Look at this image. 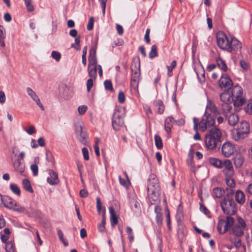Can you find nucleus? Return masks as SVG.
I'll use <instances>...</instances> for the list:
<instances>
[{"label":"nucleus","instance_id":"09e8293b","mask_svg":"<svg viewBox=\"0 0 252 252\" xmlns=\"http://www.w3.org/2000/svg\"><path fill=\"white\" fill-rule=\"evenodd\" d=\"M80 36H78L76 37V38L75 39V44H72L71 45V47L73 48H74L77 50H80Z\"/></svg>","mask_w":252,"mask_h":252},{"label":"nucleus","instance_id":"4c0bfd02","mask_svg":"<svg viewBox=\"0 0 252 252\" xmlns=\"http://www.w3.org/2000/svg\"><path fill=\"white\" fill-rule=\"evenodd\" d=\"M104 213H105V210L104 209ZM105 214V213H104ZM105 224H106V218L105 215L103 214L101 223L98 226V229L99 231L101 232H104L105 231Z\"/></svg>","mask_w":252,"mask_h":252},{"label":"nucleus","instance_id":"b1692460","mask_svg":"<svg viewBox=\"0 0 252 252\" xmlns=\"http://www.w3.org/2000/svg\"><path fill=\"white\" fill-rule=\"evenodd\" d=\"M140 76L131 75L130 79V85L131 88L135 91H138Z\"/></svg>","mask_w":252,"mask_h":252},{"label":"nucleus","instance_id":"c03bdc74","mask_svg":"<svg viewBox=\"0 0 252 252\" xmlns=\"http://www.w3.org/2000/svg\"><path fill=\"white\" fill-rule=\"evenodd\" d=\"M176 63H176V61H173L171 62L170 65L167 66V68L168 70L167 75L168 76L171 77L172 76V75H173L172 70L173 69V68H174L176 67Z\"/></svg>","mask_w":252,"mask_h":252},{"label":"nucleus","instance_id":"bb28decb","mask_svg":"<svg viewBox=\"0 0 252 252\" xmlns=\"http://www.w3.org/2000/svg\"><path fill=\"white\" fill-rule=\"evenodd\" d=\"M210 163L215 167L221 168L223 167V162L218 158H210L209 159Z\"/></svg>","mask_w":252,"mask_h":252},{"label":"nucleus","instance_id":"864d4df0","mask_svg":"<svg viewBox=\"0 0 252 252\" xmlns=\"http://www.w3.org/2000/svg\"><path fill=\"white\" fill-rule=\"evenodd\" d=\"M51 56L57 62L59 61L61 58V55L60 53L55 51H52L51 53Z\"/></svg>","mask_w":252,"mask_h":252},{"label":"nucleus","instance_id":"412c9836","mask_svg":"<svg viewBox=\"0 0 252 252\" xmlns=\"http://www.w3.org/2000/svg\"><path fill=\"white\" fill-rule=\"evenodd\" d=\"M174 123H175L174 119L171 116L167 117L165 120L164 129L168 133L170 132Z\"/></svg>","mask_w":252,"mask_h":252},{"label":"nucleus","instance_id":"774afa93","mask_svg":"<svg viewBox=\"0 0 252 252\" xmlns=\"http://www.w3.org/2000/svg\"><path fill=\"white\" fill-rule=\"evenodd\" d=\"M233 244L236 249H239L242 245L241 240L240 238H235Z\"/></svg>","mask_w":252,"mask_h":252},{"label":"nucleus","instance_id":"a211bd4d","mask_svg":"<svg viewBox=\"0 0 252 252\" xmlns=\"http://www.w3.org/2000/svg\"><path fill=\"white\" fill-rule=\"evenodd\" d=\"M13 166L14 169L20 173H22L25 171V166L23 161L16 159L13 162Z\"/></svg>","mask_w":252,"mask_h":252},{"label":"nucleus","instance_id":"a19ab883","mask_svg":"<svg viewBox=\"0 0 252 252\" xmlns=\"http://www.w3.org/2000/svg\"><path fill=\"white\" fill-rule=\"evenodd\" d=\"M158 55L157 52V47L156 45H153L151 47V50L149 53V56L150 59H153Z\"/></svg>","mask_w":252,"mask_h":252},{"label":"nucleus","instance_id":"0e129e2a","mask_svg":"<svg viewBox=\"0 0 252 252\" xmlns=\"http://www.w3.org/2000/svg\"><path fill=\"white\" fill-rule=\"evenodd\" d=\"M88 107L86 105H81L79 106L78 108V111L79 114L83 115L87 111Z\"/></svg>","mask_w":252,"mask_h":252},{"label":"nucleus","instance_id":"dca6fc26","mask_svg":"<svg viewBox=\"0 0 252 252\" xmlns=\"http://www.w3.org/2000/svg\"><path fill=\"white\" fill-rule=\"evenodd\" d=\"M50 176L47 178L48 183L51 185H56L59 184V179L58 178V175L53 170H49Z\"/></svg>","mask_w":252,"mask_h":252},{"label":"nucleus","instance_id":"5fc2aeb1","mask_svg":"<svg viewBox=\"0 0 252 252\" xmlns=\"http://www.w3.org/2000/svg\"><path fill=\"white\" fill-rule=\"evenodd\" d=\"M237 222L238 224H236V225H240L241 227L246 228L247 225L246 223L244 220L241 217H237Z\"/></svg>","mask_w":252,"mask_h":252},{"label":"nucleus","instance_id":"cd10ccee","mask_svg":"<svg viewBox=\"0 0 252 252\" xmlns=\"http://www.w3.org/2000/svg\"><path fill=\"white\" fill-rule=\"evenodd\" d=\"M224 190L219 187L214 188L213 189V196L214 198H220L224 194Z\"/></svg>","mask_w":252,"mask_h":252},{"label":"nucleus","instance_id":"338daca9","mask_svg":"<svg viewBox=\"0 0 252 252\" xmlns=\"http://www.w3.org/2000/svg\"><path fill=\"white\" fill-rule=\"evenodd\" d=\"M124 43V41L121 38H118L117 40L115 41L113 44H112V47H115L117 46H122Z\"/></svg>","mask_w":252,"mask_h":252},{"label":"nucleus","instance_id":"ddd939ff","mask_svg":"<svg viewBox=\"0 0 252 252\" xmlns=\"http://www.w3.org/2000/svg\"><path fill=\"white\" fill-rule=\"evenodd\" d=\"M220 87L223 89H229L232 86V81L227 75L221 76L219 81Z\"/></svg>","mask_w":252,"mask_h":252},{"label":"nucleus","instance_id":"0eeeda50","mask_svg":"<svg viewBox=\"0 0 252 252\" xmlns=\"http://www.w3.org/2000/svg\"><path fill=\"white\" fill-rule=\"evenodd\" d=\"M231 95L235 108L239 107L245 103L246 100L242 96L243 89L241 86L236 85L233 88Z\"/></svg>","mask_w":252,"mask_h":252},{"label":"nucleus","instance_id":"3c124183","mask_svg":"<svg viewBox=\"0 0 252 252\" xmlns=\"http://www.w3.org/2000/svg\"><path fill=\"white\" fill-rule=\"evenodd\" d=\"M104 85L105 87V89L108 91H112L113 90V86L112 84L111 81L107 80H105L104 82Z\"/></svg>","mask_w":252,"mask_h":252},{"label":"nucleus","instance_id":"37998d69","mask_svg":"<svg viewBox=\"0 0 252 252\" xmlns=\"http://www.w3.org/2000/svg\"><path fill=\"white\" fill-rule=\"evenodd\" d=\"M10 189L15 194L20 196L21 194V191L19 188L17 186V185L14 184H11L10 185Z\"/></svg>","mask_w":252,"mask_h":252},{"label":"nucleus","instance_id":"c85d7f7f","mask_svg":"<svg viewBox=\"0 0 252 252\" xmlns=\"http://www.w3.org/2000/svg\"><path fill=\"white\" fill-rule=\"evenodd\" d=\"M131 75H140V62L134 63L131 65Z\"/></svg>","mask_w":252,"mask_h":252},{"label":"nucleus","instance_id":"052dcab7","mask_svg":"<svg viewBox=\"0 0 252 252\" xmlns=\"http://www.w3.org/2000/svg\"><path fill=\"white\" fill-rule=\"evenodd\" d=\"M31 169L32 171V173L33 176H36L38 175V168L36 164H32L31 165Z\"/></svg>","mask_w":252,"mask_h":252},{"label":"nucleus","instance_id":"e2e57ef3","mask_svg":"<svg viewBox=\"0 0 252 252\" xmlns=\"http://www.w3.org/2000/svg\"><path fill=\"white\" fill-rule=\"evenodd\" d=\"M82 151L84 159L86 160H89V152L88 149L84 147L82 148Z\"/></svg>","mask_w":252,"mask_h":252},{"label":"nucleus","instance_id":"7c9ffc66","mask_svg":"<svg viewBox=\"0 0 252 252\" xmlns=\"http://www.w3.org/2000/svg\"><path fill=\"white\" fill-rule=\"evenodd\" d=\"M5 37L6 32L4 28L2 25H0V44L2 47H4L5 46L4 43Z\"/></svg>","mask_w":252,"mask_h":252},{"label":"nucleus","instance_id":"f03ea898","mask_svg":"<svg viewBox=\"0 0 252 252\" xmlns=\"http://www.w3.org/2000/svg\"><path fill=\"white\" fill-rule=\"evenodd\" d=\"M222 133L221 130L216 127H213L209 129L205 136V143L207 149L213 150L220 148L221 145Z\"/></svg>","mask_w":252,"mask_h":252},{"label":"nucleus","instance_id":"39448f33","mask_svg":"<svg viewBox=\"0 0 252 252\" xmlns=\"http://www.w3.org/2000/svg\"><path fill=\"white\" fill-rule=\"evenodd\" d=\"M250 132L249 124L245 121H242L238 125L235 131L232 132V138L236 141L244 139Z\"/></svg>","mask_w":252,"mask_h":252},{"label":"nucleus","instance_id":"49530a36","mask_svg":"<svg viewBox=\"0 0 252 252\" xmlns=\"http://www.w3.org/2000/svg\"><path fill=\"white\" fill-rule=\"evenodd\" d=\"M26 91L32 100L34 101V99H36L38 96L35 93L30 87H27L26 88Z\"/></svg>","mask_w":252,"mask_h":252},{"label":"nucleus","instance_id":"58836bf2","mask_svg":"<svg viewBox=\"0 0 252 252\" xmlns=\"http://www.w3.org/2000/svg\"><path fill=\"white\" fill-rule=\"evenodd\" d=\"M244 109L247 114L249 115H252V99L249 100L247 102V104L245 106Z\"/></svg>","mask_w":252,"mask_h":252},{"label":"nucleus","instance_id":"13d9d810","mask_svg":"<svg viewBox=\"0 0 252 252\" xmlns=\"http://www.w3.org/2000/svg\"><path fill=\"white\" fill-rule=\"evenodd\" d=\"M193 152L191 150L189 151V152L188 154V159H187V163L188 165H191L192 164L193 162Z\"/></svg>","mask_w":252,"mask_h":252},{"label":"nucleus","instance_id":"4d7b16f0","mask_svg":"<svg viewBox=\"0 0 252 252\" xmlns=\"http://www.w3.org/2000/svg\"><path fill=\"white\" fill-rule=\"evenodd\" d=\"M24 130L29 135H32L36 132L35 128L33 125L30 126L28 129L25 128Z\"/></svg>","mask_w":252,"mask_h":252},{"label":"nucleus","instance_id":"6e6552de","mask_svg":"<svg viewBox=\"0 0 252 252\" xmlns=\"http://www.w3.org/2000/svg\"><path fill=\"white\" fill-rule=\"evenodd\" d=\"M220 99L222 102L221 104L222 112H230L232 110V104L233 103L231 94L228 92H223L220 94Z\"/></svg>","mask_w":252,"mask_h":252},{"label":"nucleus","instance_id":"603ef678","mask_svg":"<svg viewBox=\"0 0 252 252\" xmlns=\"http://www.w3.org/2000/svg\"><path fill=\"white\" fill-rule=\"evenodd\" d=\"M58 236L60 240L63 243L64 246H66L68 245V242L63 238V232L61 230H59L58 231Z\"/></svg>","mask_w":252,"mask_h":252},{"label":"nucleus","instance_id":"8fccbe9b","mask_svg":"<svg viewBox=\"0 0 252 252\" xmlns=\"http://www.w3.org/2000/svg\"><path fill=\"white\" fill-rule=\"evenodd\" d=\"M24 1L28 11L30 12L33 11L34 7L32 4V0H24Z\"/></svg>","mask_w":252,"mask_h":252},{"label":"nucleus","instance_id":"9d476101","mask_svg":"<svg viewBox=\"0 0 252 252\" xmlns=\"http://www.w3.org/2000/svg\"><path fill=\"white\" fill-rule=\"evenodd\" d=\"M75 133L78 140L83 144H88V134L85 127L81 125H77L75 126Z\"/></svg>","mask_w":252,"mask_h":252},{"label":"nucleus","instance_id":"5701e85b","mask_svg":"<svg viewBox=\"0 0 252 252\" xmlns=\"http://www.w3.org/2000/svg\"><path fill=\"white\" fill-rule=\"evenodd\" d=\"M233 161L235 167L240 168L244 163V157L240 154H237L234 158Z\"/></svg>","mask_w":252,"mask_h":252},{"label":"nucleus","instance_id":"a878e982","mask_svg":"<svg viewBox=\"0 0 252 252\" xmlns=\"http://www.w3.org/2000/svg\"><path fill=\"white\" fill-rule=\"evenodd\" d=\"M96 48H92L89 52V63L97 64V60L96 59Z\"/></svg>","mask_w":252,"mask_h":252},{"label":"nucleus","instance_id":"f8f14e48","mask_svg":"<svg viewBox=\"0 0 252 252\" xmlns=\"http://www.w3.org/2000/svg\"><path fill=\"white\" fill-rule=\"evenodd\" d=\"M235 148L234 146L229 142L223 143L221 147V152L225 157H229L234 152Z\"/></svg>","mask_w":252,"mask_h":252},{"label":"nucleus","instance_id":"2f4dec72","mask_svg":"<svg viewBox=\"0 0 252 252\" xmlns=\"http://www.w3.org/2000/svg\"><path fill=\"white\" fill-rule=\"evenodd\" d=\"M193 130L195 131V134H194L193 136V138L195 140H200L201 137L198 133V128L197 127V118H194L193 119Z\"/></svg>","mask_w":252,"mask_h":252},{"label":"nucleus","instance_id":"393cba45","mask_svg":"<svg viewBox=\"0 0 252 252\" xmlns=\"http://www.w3.org/2000/svg\"><path fill=\"white\" fill-rule=\"evenodd\" d=\"M235 200L240 204H243L245 202V195L240 190H237L235 192Z\"/></svg>","mask_w":252,"mask_h":252},{"label":"nucleus","instance_id":"a18cd8bd","mask_svg":"<svg viewBox=\"0 0 252 252\" xmlns=\"http://www.w3.org/2000/svg\"><path fill=\"white\" fill-rule=\"evenodd\" d=\"M224 219H220L218 223V230L220 233L222 234L223 229H224Z\"/></svg>","mask_w":252,"mask_h":252},{"label":"nucleus","instance_id":"6ab92c4d","mask_svg":"<svg viewBox=\"0 0 252 252\" xmlns=\"http://www.w3.org/2000/svg\"><path fill=\"white\" fill-rule=\"evenodd\" d=\"M244 229L240 225L235 224L232 227V233L237 237H241L244 235Z\"/></svg>","mask_w":252,"mask_h":252},{"label":"nucleus","instance_id":"aec40b11","mask_svg":"<svg viewBox=\"0 0 252 252\" xmlns=\"http://www.w3.org/2000/svg\"><path fill=\"white\" fill-rule=\"evenodd\" d=\"M202 119H204V123L207 127V129L210 127H214L215 120L213 116H209L208 115L205 116V115L204 114Z\"/></svg>","mask_w":252,"mask_h":252},{"label":"nucleus","instance_id":"72a5a7b5","mask_svg":"<svg viewBox=\"0 0 252 252\" xmlns=\"http://www.w3.org/2000/svg\"><path fill=\"white\" fill-rule=\"evenodd\" d=\"M233 176H225V182L227 187L229 188H234L236 186V183Z\"/></svg>","mask_w":252,"mask_h":252},{"label":"nucleus","instance_id":"1a4fd4ad","mask_svg":"<svg viewBox=\"0 0 252 252\" xmlns=\"http://www.w3.org/2000/svg\"><path fill=\"white\" fill-rule=\"evenodd\" d=\"M1 204L8 209H12L18 212H23L25 209L22 206H19L17 203L10 197L4 196Z\"/></svg>","mask_w":252,"mask_h":252},{"label":"nucleus","instance_id":"2eb2a0df","mask_svg":"<svg viewBox=\"0 0 252 252\" xmlns=\"http://www.w3.org/2000/svg\"><path fill=\"white\" fill-rule=\"evenodd\" d=\"M228 120L229 125L232 126H236L239 121V117L237 114L233 113L232 110L230 112L223 113Z\"/></svg>","mask_w":252,"mask_h":252},{"label":"nucleus","instance_id":"de8ad7c7","mask_svg":"<svg viewBox=\"0 0 252 252\" xmlns=\"http://www.w3.org/2000/svg\"><path fill=\"white\" fill-rule=\"evenodd\" d=\"M5 250L7 252H14V246L11 242L8 241L5 243Z\"/></svg>","mask_w":252,"mask_h":252},{"label":"nucleus","instance_id":"c9c22d12","mask_svg":"<svg viewBox=\"0 0 252 252\" xmlns=\"http://www.w3.org/2000/svg\"><path fill=\"white\" fill-rule=\"evenodd\" d=\"M216 62L217 65L220 68L221 70L223 71H226L227 70V66L224 62L220 58H218L216 59Z\"/></svg>","mask_w":252,"mask_h":252},{"label":"nucleus","instance_id":"6e6d98bb","mask_svg":"<svg viewBox=\"0 0 252 252\" xmlns=\"http://www.w3.org/2000/svg\"><path fill=\"white\" fill-rule=\"evenodd\" d=\"M118 101L120 103H123L125 101L126 97L123 92H120L118 96Z\"/></svg>","mask_w":252,"mask_h":252},{"label":"nucleus","instance_id":"e433bc0d","mask_svg":"<svg viewBox=\"0 0 252 252\" xmlns=\"http://www.w3.org/2000/svg\"><path fill=\"white\" fill-rule=\"evenodd\" d=\"M131 209L135 212L139 213L140 212V202L135 200L131 202Z\"/></svg>","mask_w":252,"mask_h":252},{"label":"nucleus","instance_id":"f704fd0d","mask_svg":"<svg viewBox=\"0 0 252 252\" xmlns=\"http://www.w3.org/2000/svg\"><path fill=\"white\" fill-rule=\"evenodd\" d=\"M155 105L158 107V112L159 114L163 113L164 106L163 102L161 100H158L154 102Z\"/></svg>","mask_w":252,"mask_h":252},{"label":"nucleus","instance_id":"bf43d9fd","mask_svg":"<svg viewBox=\"0 0 252 252\" xmlns=\"http://www.w3.org/2000/svg\"><path fill=\"white\" fill-rule=\"evenodd\" d=\"M94 18L93 17H91L89 19L88 25L87 26V29L88 31H91L93 30L94 27Z\"/></svg>","mask_w":252,"mask_h":252},{"label":"nucleus","instance_id":"20e7f679","mask_svg":"<svg viewBox=\"0 0 252 252\" xmlns=\"http://www.w3.org/2000/svg\"><path fill=\"white\" fill-rule=\"evenodd\" d=\"M220 203L221 210L224 214L231 216L236 213L237 210L236 205L233 197L224 196L220 200Z\"/></svg>","mask_w":252,"mask_h":252},{"label":"nucleus","instance_id":"680f3d73","mask_svg":"<svg viewBox=\"0 0 252 252\" xmlns=\"http://www.w3.org/2000/svg\"><path fill=\"white\" fill-rule=\"evenodd\" d=\"M183 218V213L182 211L178 209L177 211L176 218L177 220L179 222L182 220Z\"/></svg>","mask_w":252,"mask_h":252},{"label":"nucleus","instance_id":"79ce46f5","mask_svg":"<svg viewBox=\"0 0 252 252\" xmlns=\"http://www.w3.org/2000/svg\"><path fill=\"white\" fill-rule=\"evenodd\" d=\"M155 144L158 149H161L163 147L161 137L158 135L155 136Z\"/></svg>","mask_w":252,"mask_h":252},{"label":"nucleus","instance_id":"c756f323","mask_svg":"<svg viewBox=\"0 0 252 252\" xmlns=\"http://www.w3.org/2000/svg\"><path fill=\"white\" fill-rule=\"evenodd\" d=\"M110 214V221L112 226L116 225L118 223V218L115 213V211L112 207L109 208Z\"/></svg>","mask_w":252,"mask_h":252},{"label":"nucleus","instance_id":"69168bd1","mask_svg":"<svg viewBox=\"0 0 252 252\" xmlns=\"http://www.w3.org/2000/svg\"><path fill=\"white\" fill-rule=\"evenodd\" d=\"M93 78H90L88 80L87 82V91L89 92L93 86Z\"/></svg>","mask_w":252,"mask_h":252},{"label":"nucleus","instance_id":"f257e3e1","mask_svg":"<svg viewBox=\"0 0 252 252\" xmlns=\"http://www.w3.org/2000/svg\"><path fill=\"white\" fill-rule=\"evenodd\" d=\"M217 40L218 45L220 48L229 52L233 51H240L242 48L241 42L236 38L228 37L221 31L217 32Z\"/></svg>","mask_w":252,"mask_h":252},{"label":"nucleus","instance_id":"4468645a","mask_svg":"<svg viewBox=\"0 0 252 252\" xmlns=\"http://www.w3.org/2000/svg\"><path fill=\"white\" fill-rule=\"evenodd\" d=\"M224 168L223 172L225 176H233L234 173L232 162L229 159L224 160L223 162V167Z\"/></svg>","mask_w":252,"mask_h":252},{"label":"nucleus","instance_id":"9b49d317","mask_svg":"<svg viewBox=\"0 0 252 252\" xmlns=\"http://www.w3.org/2000/svg\"><path fill=\"white\" fill-rule=\"evenodd\" d=\"M212 114L216 117L220 114V112L213 102L210 99H208L204 114L205 116H213Z\"/></svg>","mask_w":252,"mask_h":252},{"label":"nucleus","instance_id":"423d86ee","mask_svg":"<svg viewBox=\"0 0 252 252\" xmlns=\"http://www.w3.org/2000/svg\"><path fill=\"white\" fill-rule=\"evenodd\" d=\"M125 116V110L123 108L116 109L112 118V126L114 130L118 131L124 124V118Z\"/></svg>","mask_w":252,"mask_h":252},{"label":"nucleus","instance_id":"4be33fe9","mask_svg":"<svg viewBox=\"0 0 252 252\" xmlns=\"http://www.w3.org/2000/svg\"><path fill=\"white\" fill-rule=\"evenodd\" d=\"M88 70L90 78L95 79L97 75V64L89 63Z\"/></svg>","mask_w":252,"mask_h":252},{"label":"nucleus","instance_id":"7ed1b4c3","mask_svg":"<svg viewBox=\"0 0 252 252\" xmlns=\"http://www.w3.org/2000/svg\"><path fill=\"white\" fill-rule=\"evenodd\" d=\"M148 193L150 198L153 200L158 199L160 195V188L158 180L156 175L152 174L148 178Z\"/></svg>","mask_w":252,"mask_h":252},{"label":"nucleus","instance_id":"473e14b6","mask_svg":"<svg viewBox=\"0 0 252 252\" xmlns=\"http://www.w3.org/2000/svg\"><path fill=\"white\" fill-rule=\"evenodd\" d=\"M22 185L24 189L31 193L33 192V189L31 186L30 181L27 179H24L22 181Z\"/></svg>","mask_w":252,"mask_h":252},{"label":"nucleus","instance_id":"ea45409f","mask_svg":"<svg viewBox=\"0 0 252 252\" xmlns=\"http://www.w3.org/2000/svg\"><path fill=\"white\" fill-rule=\"evenodd\" d=\"M197 126L198 130L202 132H205L207 130V127L204 123V119H201L200 121L197 118Z\"/></svg>","mask_w":252,"mask_h":252},{"label":"nucleus","instance_id":"f3484780","mask_svg":"<svg viewBox=\"0 0 252 252\" xmlns=\"http://www.w3.org/2000/svg\"><path fill=\"white\" fill-rule=\"evenodd\" d=\"M234 222V219L231 216L228 215L224 219V229H223L222 234L225 233L230 227H232Z\"/></svg>","mask_w":252,"mask_h":252}]
</instances>
